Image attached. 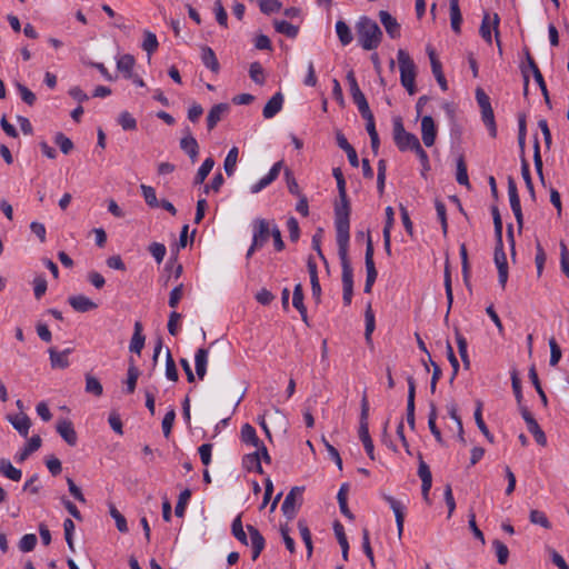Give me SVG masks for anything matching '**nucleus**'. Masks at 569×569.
<instances>
[{"instance_id":"nucleus-18","label":"nucleus","mask_w":569,"mask_h":569,"mask_svg":"<svg viewBox=\"0 0 569 569\" xmlns=\"http://www.w3.org/2000/svg\"><path fill=\"white\" fill-rule=\"evenodd\" d=\"M379 18L390 38L397 39L400 37V24L388 11L381 10Z\"/></svg>"},{"instance_id":"nucleus-4","label":"nucleus","mask_w":569,"mask_h":569,"mask_svg":"<svg viewBox=\"0 0 569 569\" xmlns=\"http://www.w3.org/2000/svg\"><path fill=\"white\" fill-rule=\"evenodd\" d=\"M338 254L342 268V300L346 306H349L353 295V271L348 252H338Z\"/></svg>"},{"instance_id":"nucleus-29","label":"nucleus","mask_w":569,"mask_h":569,"mask_svg":"<svg viewBox=\"0 0 569 569\" xmlns=\"http://www.w3.org/2000/svg\"><path fill=\"white\" fill-rule=\"evenodd\" d=\"M70 352H71V349H66V350L59 352L56 349L50 348L49 353H50V361H51L52 368H59V369L67 368L69 366L68 356Z\"/></svg>"},{"instance_id":"nucleus-15","label":"nucleus","mask_w":569,"mask_h":569,"mask_svg":"<svg viewBox=\"0 0 569 569\" xmlns=\"http://www.w3.org/2000/svg\"><path fill=\"white\" fill-rule=\"evenodd\" d=\"M68 302L77 312H88L98 308L94 301L83 295L70 296Z\"/></svg>"},{"instance_id":"nucleus-27","label":"nucleus","mask_w":569,"mask_h":569,"mask_svg":"<svg viewBox=\"0 0 569 569\" xmlns=\"http://www.w3.org/2000/svg\"><path fill=\"white\" fill-rule=\"evenodd\" d=\"M209 351L204 348H199L194 355L196 372L200 380H202L207 373Z\"/></svg>"},{"instance_id":"nucleus-22","label":"nucleus","mask_w":569,"mask_h":569,"mask_svg":"<svg viewBox=\"0 0 569 569\" xmlns=\"http://www.w3.org/2000/svg\"><path fill=\"white\" fill-rule=\"evenodd\" d=\"M283 96L280 92L274 93L266 103L262 114L266 119L273 118L282 108Z\"/></svg>"},{"instance_id":"nucleus-13","label":"nucleus","mask_w":569,"mask_h":569,"mask_svg":"<svg viewBox=\"0 0 569 569\" xmlns=\"http://www.w3.org/2000/svg\"><path fill=\"white\" fill-rule=\"evenodd\" d=\"M383 498L389 503L390 508L395 513L398 536L401 537L403 532L406 507L402 505V502H400L399 500L395 499L391 496H385Z\"/></svg>"},{"instance_id":"nucleus-62","label":"nucleus","mask_w":569,"mask_h":569,"mask_svg":"<svg viewBox=\"0 0 569 569\" xmlns=\"http://www.w3.org/2000/svg\"><path fill=\"white\" fill-rule=\"evenodd\" d=\"M176 419V411L171 408L162 419V431L163 436L168 438L171 433V429Z\"/></svg>"},{"instance_id":"nucleus-12","label":"nucleus","mask_w":569,"mask_h":569,"mask_svg":"<svg viewBox=\"0 0 569 569\" xmlns=\"http://www.w3.org/2000/svg\"><path fill=\"white\" fill-rule=\"evenodd\" d=\"M57 432L60 437L71 447L77 445L78 436L73 428V423L68 419H62L57 422Z\"/></svg>"},{"instance_id":"nucleus-26","label":"nucleus","mask_w":569,"mask_h":569,"mask_svg":"<svg viewBox=\"0 0 569 569\" xmlns=\"http://www.w3.org/2000/svg\"><path fill=\"white\" fill-rule=\"evenodd\" d=\"M142 330H143V328H142L141 322L137 321L134 323V331H133V335H132V338L130 341V346H129V350L137 355H140L141 350L143 349V346H144L146 338L142 335Z\"/></svg>"},{"instance_id":"nucleus-30","label":"nucleus","mask_w":569,"mask_h":569,"mask_svg":"<svg viewBox=\"0 0 569 569\" xmlns=\"http://www.w3.org/2000/svg\"><path fill=\"white\" fill-rule=\"evenodd\" d=\"M0 473L12 481H19L22 477V471L12 466L9 459H0Z\"/></svg>"},{"instance_id":"nucleus-21","label":"nucleus","mask_w":569,"mask_h":569,"mask_svg":"<svg viewBox=\"0 0 569 569\" xmlns=\"http://www.w3.org/2000/svg\"><path fill=\"white\" fill-rule=\"evenodd\" d=\"M9 422L22 436L27 437L31 427L30 418L24 413L8 416Z\"/></svg>"},{"instance_id":"nucleus-14","label":"nucleus","mask_w":569,"mask_h":569,"mask_svg":"<svg viewBox=\"0 0 569 569\" xmlns=\"http://www.w3.org/2000/svg\"><path fill=\"white\" fill-rule=\"evenodd\" d=\"M408 382V400H407V422L411 429H415V397H416V382L413 377L407 378Z\"/></svg>"},{"instance_id":"nucleus-38","label":"nucleus","mask_w":569,"mask_h":569,"mask_svg":"<svg viewBox=\"0 0 569 569\" xmlns=\"http://www.w3.org/2000/svg\"><path fill=\"white\" fill-rule=\"evenodd\" d=\"M437 408L433 403L430 405V411L428 415V427L436 438L437 442L443 445V439L440 429L437 427Z\"/></svg>"},{"instance_id":"nucleus-25","label":"nucleus","mask_w":569,"mask_h":569,"mask_svg":"<svg viewBox=\"0 0 569 569\" xmlns=\"http://www.w3.org/2000/svg\"><path fill=\"white\" fill-rule=\"evenodd\" d=\"M292 306L299 311L303 322L308 323L307 309L303 303V289L301 283H297L293 289Z\"/></svg>"},{"instance_id":"nucleus-7","label":"nucleus","mask_w":569,"mask_h":569,"mask_svg":"<svg viewBox=\"0 0 569 569\" xmlns=\"http://www.w3.org/2000/svg\"><path fill=\"white\" fill-rule=\"evenodd\" d=\"M302 492V487H293L286 496L281 510L288 519L295 518L298 508L301 506Z\"/></svg>"},{"instance_id":"nucleus-16","label":"nucleus","mask_w":569,"mask_h":569,"mask_svg":"<svg viewBox=\"0 0 569 569\" xmlns=\"http://www.w3.org/2000/svg\"><path fill=\"white\" fill-rule=\"evenodd\" d=\"M247 530L250 536V545L252 548V560H257V558L260 556L261 551L264 548L266 541L263 536L260 533V531L251 526L247 525Z\"/></svg>"},{"instance_id":"nucleus-64","label":"nucleus","mask_w":569,"mask_h":569,"mask_svg":"<svg viewBox=\"0 0 569 569\" xmlns=\"http://www.w3.org/2000/svg\"><path fill=\"white\" fill-rule=\"evenodd\" d=\"M149 252L152 254V257L156 259L158 263H161L166 256L167 249L166 246L162 243L152 242L149 246Z\"/></svg>"},{"instance_id":"nucleus-2","label":"nucleus","mask_w":569,"mask_h":569,"mask_svg":"<svg viewBox=\"0 0 569 569\" xmlns=\"http://www.w3.org/2000/svg\"><path fill=\"white\" fill-rule=\"evenodd\" d=\"M358 41L363 50L370 51L379 47L382 31L376 21L368 17H361L356 23Z\"/></svg>"},{"instance_id":"nucleus-37","label":"nucleus","mask_w":569,"mask_h":569,"mask_svg":"<svg viewBox=\"0 0 569 569\" xmlns=\"http://www.w3.org/2000/svg\"><path fill=\"white\" fill-rule=\"evenodd\" d=\"M242 463H243V467L248 471H256L258 473H262L263 472L262 467H261V462H260L259 451H254L252 453L246 455L243 457Z\"/></svg>"},{"instance_id":"nucleus-10","label":"nucleus","mask_w":569,"mask_h":569,"mask_svg":"<svg viewBox=\"0 0 569 569\" xmlns=\"http://www.w3.org/2000/svg\"><path fill=\"white\" fill-rule=\"evenodd\" d=\"M421 137L426 147H432L437 137V128L431 116L421 119Z\"/></svg>"},{"instance_id":"nucleus-45","label":"nucleus","mask_w":569,"mask_h":569,"mask_svg":"<svg viewBox=\"0 0 569 569\" xmlns=\"http://www.w3.org/2000/svg\"><path fill=\"white\" fill-rule=\"evenodd\" d=\"M492 548L495 550V553H496V557H497V561L500 565H506L508 562V559H509V549H508V547L502 541H500L498 539H495L492 541Z\"/></svg>"},{"instance_id":"nucleus-57","label":"nucleus","mask_w":569,"mask_h":569,"mask_svg":"<svg viewBox=\"0 0 569 569\" xmlns=\"http://www.w3.org/2000/svg\"><path fill=\"white\" fill-rule=\"evenodd\" d=\"M529 519H530V522L533 525H539L545 529L551 528V523L548 520L547 516L545 515V512H542L540 510H531Z\"/></svg>"},{"instance_id":"nucleus-31","label":"nucleus","mask_w":569,"mask_h":569,"mask_svg":"<svg viewBox=\"0 0 569 569\" xmlns=\"http://www.w3.org/2000/svg\"><path fill=\"white\" fill-rule=\"evenodd\" d=\"M136 60L133 56L127 53L121 56L117 61V69L124 74V78H133V67Z\"/></svg>"},{"instance_id":"nucleus-6","label":"nucleus","mask_w":569,"mask_h":569,"mask_svg":"<svg viewBox=\"0 0 569 569\" xmlns=\"http://www.w3.org/2000/svg\"><path fill=\"white\" fill-rule=\"evenodd\" d=\"M499 22H500V18L497 13H493L492 16H490L489 12H485V14L482 17L480 29H479V33H480L481 38L488 44H491L492 43L491 29H493L498 48H499V50H501V43L499 40V30H498Z\"/></svg>"},{"instance_id":"nucleus-8","label":"nucleus","mask_w":569,"mask_h":569,"mask_svg":"<svg viewBox=\"0 0 569 569\" xmlns=\"http://www.w3.org/2000/svg\"><path fill=\"white\" fill-rule=\"evenodd\" d=\"M271 229L270 223L264 219H256L253 221L252 242H254V247L262 248L264 246L271 236Z\"/></svg>"},{"instance_id":"nucleus-50","label":"nucleus","mask_w":569,"mask_h":569,"mask_svg":"<svg viewBox=\"0 0 569 569\" xmlns=\"http://www.w3.org/2000/svg\"><path fill=\"white\" fill-rule=\"evenodd\" d=\"M508 196H509L511 210L518 209L521 207L517 184L512 177L508 178Z\"/></svg>"},{"instance_id":"nucleus-36","label":"nucleus","mask_w":569,"mask_h":569,"mask_svg":"<svg viewBox=\"0 0 569 569\" xmlns=\"http://www.w3.org/2000/svg\"><path fill=\"white\" fill-rule=\"evenodd\" d=\"M213 166H214V160L212 157H208L207 159H204V161L202 162V164L200 166V168L198 169V171L194 176L193 184L203 183L206 178L212 170Z\"/></svg>"},{"instance_id":"nucleus-43","label":"nucleus","mask_w":569,"mask_h":569,"mask_svg":"<svg viewBox=\"0 0 569 569\" xmlns=\"http://www.w3.org/2000/svg\"><path fill=\"white\" fill-rule=\"evenodd\" d=\"M238 154H239V150L237 147H232L226 159H224V163H223V169L227 173V176L231 177L234 171H236V166H237V161H238Z\"/></svg>"},{"instance_id":"nucleus-52","label":"nucleus","mask_w":569,"mask_h":569,"mask_svg":"<svg viewBox=\"0 0 569 569\" xmlns=\"http://www.w3.org/2000/svg\"><path fill=\"white\" fill-rule=\"evenodd\" d=\"M166 377L167 379L171 381H178V370L176 367V362L172 358L171 351L167 349V357H166Z\"/></svg>"},{"instance_id":"nucleus-44","label":"nucleus","mask_w":569,"mask_h":569,"mask_svg":"<svg viewBox=\"0 0 569 569\" xmlns=\"http://www.w3.org/2000/svg\"><path fill=\"white\" fill-rule=\"evenodd\" d=\"M456 341H457V346H458V352L463 362V366L466 369H468L470 367V360H469L468 350H467V348H468L467 339L459 331H457L456 332Z\"/></svg>"},{"instance_id":"nucleus-3","label":"nucleus","mask_w":569,"mask_h":569,"mask_svg":"<svg viewBox=\"0 0 569 569\" xmlns=\"http://www.w3.org/2000/svg\"><path fill=\"white\" fill-rule=\"evenodd\" d=\"M397 59L400 70V81L403 88L409 94L416 93V64L410 58L409 53L403 49H399L397 52Z\"/></svg>"},{"instance_id":"nucleus-63","label":"nucleus","mask_w":569,"mask_h":569,"mask_svg":"<svg viewBox=\"0 0 569 569\" xmlns=\"http://www.w3.org/2000/svg\"><path fill=\"white\" fill-rule=\"evenodd\" d=\"M17 89L23 102L28 106H33L37 98L36 94L22 83H17Z\"/></svg>"},{"instance_id":"nucleus-1","label":"nucleus","mask_w":569,"mask_h":569,"mask_svg":"<svg viewBox=\"0 0 569 569\" xmlns=\"http://www.w3.org/2000/svg\"><path fill=\"white\" fill-rule=\"evenodd\" d=\"M339 203L336 204V230H337V244L338 252H348L349 249V229H350V203L348 196L339 198Z\"/></svg>"},{"instance_id":"nucleus-9","label":"nucleus","mask_w":569,"mask_h":569,"mask_svg":"<svg viewBox=\"0 0 569 569\" xmlns=\"http://www.w3.org/2000/svg\"><path fill=\"white\" fill-rule=\"evenodd\" d=\"M495 262L498 269V280L502 288L506 287L508 280V263L503 251V243L495 248Z\"/></svg>"},{"instance_id":"nucleus-61","label":"nucleus","mask_w":569,"mask_h":569,"mask_svg":"<svg viewBox=\"0 0 569 569\" xmlns=\"http://www.w3.org/2000/svg\"><path fill=\"white\" fill-rule=\"evenodd\" d=\"M37 545V537L33 533L24 535L19 542V548L23 552H29L34 549Z\"/></svg>"},{"instance_id":"nucleus-34","label":"nucleus","mask_w":569,"mask_h":569,"mask_svg":"<svg viewBox=\"0 0 569 569\" xmlns=\"http://www.w3.org/2000/svg\"><path fill=\"white\" fill-rule=\"evenodd\" d=\"M241 440L247 445H251L253 447H259L261 445V440L258 438L256 429L246 423L241 428Z\"/></svg>"},{"instance_id":"nucleus-48","label":"nucleus","mask_w":569,"mask_h":569,"mask_svg":"<svg viewBox=\"0 0 569 569\" xmlns=\"http://www.w3.org/2000/svg\"><path fill=\"white\" fill-rule=\"evenodd\" d=\"M457 182L461 186H466L470 188V182L467 172V166L462 157H459L457 160Z\"/></svg>"},{"instance_id":"nucleus-19","label":"nucleus","mask_w":569,"mask_h":569,"mask_svg":"<svg viewBox=\"0 0 569 569\" xmlns=\"http://www.w3.org/2000/svg\"><path fill=\"white\" fill-rule=\"evenodd\" d=\"M41 443L42 440L40 436H32L27 445L14 456L16 461L19 463L23 462L30 455L36 452L41 447Z\"/></svg>"},{"instance_id":"nucleus-49","label":"nucleus","mask_w":569,"mask_h":569,"mask_svg":"<svg viewBox=\"0 0 569 569\" xmlns=\"http://www.w3.org/2000/svg\"><path fill=\"white\" fill-rule=\"evenodd\" d=\"M86 391L96 397H100L103 392V387L101 382L94 378L93 376H86Z\"/></svg>"},{"instance_id":"nucleus-55","label":"nucleus","mask_w":569,"mask_h":569,"mask_svg":"<svg viewBox=\"0 0 569 569\" xmlns=\"http://www.w3.org/2000/svg\"><path fill=\"white\" fill-rule=\"evenodd\" d=\"M249 76L253 82L257 84L264 83V71L262 66L259 62H252L249 68Z\"/></svg>"},{"instance_id":"nucleus-58","label":"nucleus","mask_w":569,"mask_h":569,"mask_svg":"<svg viewBox=\"0 0 569 569\" xmlns=\"http://www.w3.org/2000/svg\"><path fill=\"white\" fill-rule=\"evenodd\" d=\"M527 428L529 432L533 436L537 443H539L540 446L547 445V437L537 421L530 422V425Z\"/></svg>"},{"instance_id":"nucleus-42","label":"nucleus","mask_w":569,"mask_h":569,"mask_svg":"<svg viewBox=\"0 0 569 569\" xmlns=\"http://www.w3.org/2000/svg\"><path fill=\"white\" fill-rule=\"evenodd\" d=\"M298 528L300 531V536H301V538L306 545V548H307V558L310 559L312 556V551H313L311 532L303 520L298 521Z\"/></svg>"},{"instance_id":"nucleus-28","label":"nucleus","mask_w":569,"mask_h":569,"mask_svg":"<svg viewBox=\"0 0 569 569\" xmlns=\"http://www.w3.org/2000/svg\"><path fill=\"white\" fill-rule=\"evenodd\" d=\"M396 146L400 151L406 150H415L418 146H420L419 139L416 134L406 132L405 134L400 136L398 139L395 140Z\"/></svg>"},{"instance_id":"nucleus-46","label":"nucleus","mask_w":569,"mask_h":569,"mask_svg":"<svg viewBox=\"0 0 569 569\" xmlns=\"http://www.w3.org/2000/svg\"><path fill=\"white\" fill-rule=\"evenodd\" d=\"M521 176L525 180L526 187H527L528 191L530 192L532 200H535L536 194H535L533 183H532V179H531V174H530V168H529V163L525 157L521 158Z\"/></svg>"},{"instance_id":"nucleus-53","label":"nucleus","mask_w":569,"mask_h":569,"mask_svg":"<svg viewBox=\"0 0 569 569\" xmlns=\"http://www.w3.org/2000/svg\"><path fill=\"white\" fill-rule=\"evenodd\" d=\"M142 196L144 198L146 203L151 208L159 207V201L157 199L156 190L154 188L146 184L140 186Z\"/></svg>"},{"instance_id":"nucleus-17","label":"nucleus","mask_w":569,"mask_h":569,"mask_svg":"<svg viewBox=\"0 0 569 569\" xmlns=\"http://www.w3.org/2000/svg\"><path fill=\"white\" fill-rule=\"evenodd\" d=\"M427 50H428V56H429L430 63H431L432 73H433L438 84L440 86V88L443 91H447L448 90V83H447V80H446V78L443 76V72H442L441 62L438 60L433 49L428 48Z\"/></svg>"},{"instance_id":"nucleus-60","label":"nucleus","mask_w":569,"mask_h":569,"mask_svg":"<svg viewBox=\"0 0 569 569\" xmlns=\"http://www.w3.org/2000/svg\"><path fill=\"white\" fill-rule=\"evenodd\" d=\"M259 7L263 13L270 14L273 12H278L281 9L282 4L278 0H259Z\"/></svg>"},{"instance_id":"nucleus-23","label":"nucleus","mask_w":569,"mask_h":569,"mask_svg":"<svg viewBox=\"0 0 569 569\" xmlns=\"http://www.w3.org/2000/svg\"><path fill=\"white\" fill-rule=\"evenodd\" d=\"M228 110L229 106L227 103L214 104L207 116L208 130H212Z\"/></svg>"},{"instance_id":"nucleus-40","label":"nucleus","mask_w":569,"mask_h":569,"mask_svg":"<svg viewBox=\"0 0 569 569\" xmlns=\"http://www.w3.org/2000/svg\"><path fill=\"white\" fill-rule=\"evenodd\" d=\"M347 495H348V485L347 483H343L339 491H338V495H337V499H338V503H339V508H340V511L341 513L349 518V519H353V515L352 512L350 511V509L348 508V503H347Z\"/></svg>"},{"instance_id":"nucleus-5","label":"nucleus","mask_w":569,"mask_h":569,"mask_svg":"<svg viewBox=\"0 0 569 569\" xmlns=\"http://www.w3.org/2000/svg\"><path fill=\"white\" fill-rule=\"evenodd\" d=\"M476 99L481 109L482 121L488 128L490 136L495 138L497 136V126L490 98L481 88H478L476 90Z\"/></svg>"},{"instance_id":"nucleus-56","label":"nucleus","mask_w":569,"mask_h":569,"mask_svg":"<svg viewBox=\"0 0 569 569\" xmlns=\"http://www.w3.org/2000/svg\"><path fill=\"white\" fill-rule=\"evenodd\" d=\"M190 498H191V491L189 489H184L183 491L180 492L179 499H178V502H177L176 509H174L177 517H183L186 506H187L188 501L190 500Z\"/></svg>"},{"instance_id":"nucleus-11","label":"nucleus","mask_w":569,"mask_h":569,"mask_svg":"<svg viewBox=\"0 0 569 569\" xmlns=\"http://www.w3.org/2000/svg\"><path fill=\"white\" fill-rule=\"evenodd\" d=\"M282 161L276 162L263 178H261L257 183L251 186V192L258 193L264 188H267L269 184H271L278 178L282 169Z\"/></svg>"},{"instance_id":"nucleus-41","label":"nucleus","mask_w":569,"mask_h":569,"mask_svg":"<svg viewBox=\"0 0 569 569\" xmlns=\"http://www.w3.org/2000/svg\"><path fill=\"white\" fill-rule=\"evenodd\" d=\"M140 376L139 369L136 367L134 361L130 360V366L128 368V377H127V393H133L136 390L137 381Z\"/></svg>"},{"instance_id":"nucleus-47","label":"nucleus","mask_w":569,"mask_h":569,"mask_svg":"<svg viewBox=\"0 0 569 569\" xmlns=\"http://www.w3.org/2000/svg\"><path fill=\"white\" fill-rule=\"evenodd\" d=\"M231 531L237 540H239L243 545H248V538L243 530L242 520H241L240 515L233 519L232 526H231Z\"/></svg>"},{"instance_id":"nucleus-59","label":"nucleus","mask_w":569,"mask_h":569,"mask_svg":"<svg viewBox=\"0 0 569 569\" xmlns=\"http://www.w3.org/2000/svg\"><path fill=\"white\" fill-rule=\"evenodd\" d=\"M119 124L123 130H134L137 128V121L128 111H123L119 114Z\"/></svg>"},{"instance_id":"nucleus-35","label":"nucleus","mask_w":569,"mask_h":569,"mask_svg":"<svg viewBox=\"0 0 569 569\" xmlns=\"http://www.w3.org/2000/svg\"><path fill=\"white\" fill-rule=\"evenodd\" d=\"M336 33H337L338 39H339V41H340V43L342 46L350 44L352 39H353L351 29L342 20L337 21V23H336Z\"/></svg>"},{"instance_id":"nucleus-39","label":"nucleus","mask_w":569,"mask_h":569,"mask_svg":"<svg viewBox=\"0 0 569 569\" xmlns=\"http://www.w3.org/2000/svg\"><path fill=\"white\" fill-rule=\"evenodd\" d=\"M273 26L277 32L287 36L288 38H296L299 32V28L297 26H293L286 20H274Z\"/></svg>"},{"instance_id":"nucleus-54","label":"nucleus","mask_w":569,"mask_h":569,"mask_svg":"<svg viewBox=\"0 0 569 569\" xmlns=\"http://www.w3.org/2000/svg\"><path fill=\"white\" fill-rule=\"evenodd\" d=\"M54 143L60 148L61 152L68 154L73 149V142L62 132H57L54 136Z\"/></svg>"},{"instance_id":"nucleus-32","label":"nucleus","mask_w":569,"mask_h":569,"mask_svg":"<svg viewBox=\"0 0 569 569\" xmlns=\"http://www.w3.org/2000/svg\"><path fill=\"white\" fill-rule=\"evenodd\" d=\"M450 22L452 30L459 34L461 32L462 16L459 8V0H450Z\"/></svg>"},{"instance_id":"nucleus-51","label":"nucleus","mask_w":569,"mask_h":569,"mask_svg":"<svg viewBox=\"0 0 569 569\" xmlns=\"http://www.w3.org/2000/svg\"><path fill=\"white\" fill-rule=\"evenodd\" d=\"M159 47L156 34L151 31H144V39L142 42V49L150 56L157 51Z\"/></svg>"},{"instance_id":"nucleus-24","label":"nucleus","mask_w":569,"mask_h":569,"mask_svg":"<svg viewBox=\"0 0 569 569\" xmlns=\"http://www.w3.org/2000/svg\"><path fill=\"white\" fill-rule=\"evenodd\" d=\"M202 63L210 69L212 72L218 73L220 70L219 61L216 57L214 51L208 47L202 46L201 47V54H200Z\"/></svg>"},{"instance_id":"nucleus-33","label":"nucleus","mask_w":569,"mask_h":569,"mask_svg":"<svg viewBox=\"0 0 569 569\" xmlns=\"http://www.w3.org/2000/svg\"><path fill=\"white\" fill-rule=\"evenodd\" d=\"M475 421L477 423V427L481 431V433L490 441L493 442V436L489 431L487 425L485 423L482 419V402L480 400L476 401V410H475Z\"/></svg>"},{"instance_id":"nucleus-20","label":"nucleus","mask_w":569,"mask_h":569,"mask_svg":"<svg viewBox=\"0 0 569 569\" xmlns=\"http://www.w3.org/2000/svg\"><path fill=\"white\" fill-rule=\"evenodd\" d=\"M180 148L196 162L199 156V144L188 130V133L180 140Z\"/></svg>"}]
</instances>
